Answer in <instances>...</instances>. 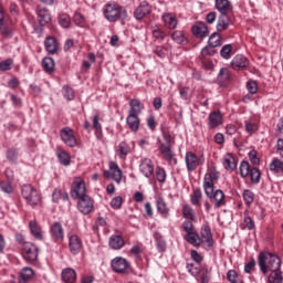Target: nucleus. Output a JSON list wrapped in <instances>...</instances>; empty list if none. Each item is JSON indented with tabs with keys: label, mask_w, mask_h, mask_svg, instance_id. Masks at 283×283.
I'll return each instance as SVG.
<instances>
[{
	"label": "nucleus",
	"mask_w": 283,
	"mask_h": 283,
	"mask_svg": "<svg viewBox=\"0 0 283 283\" xmlns=\"http://www.w3.org/2000/svg\"><path fill=\"white\" fill-rule=\"evenodd\" d=\"M258 265L262 275L282 271V260L271 252H260L258 255Z\"/></svg>",
	"instance_id": "obj_1"
},
{
	"label": "nucleus",
	"mask_w": 283,
	"mask_h": 283,
	"mask_svg": "<svg viewBox=\"0 0 283 283\" xmlns=\"http://www.w3.org/2000/svg\"><path fill=\"white\" fill-rule=\"evenodd\" d=\"M103 12L106 21H109V23L120 21L122 25H125V21H127V9H125L123 6L107 3L105 4Z\"/></svg>",
	"instance_id": "obj_2"
},
{
	"label": "nucleus",
	"mask_w": 283,
	"mask_h": 283,
	"mask_svg": "<svg viewBox=\"0 0 283 283\" xmlns=\"http://www.w3.org/2000/svg\"><path fill=\"white\" fill-rule=\"evenodd\" d=\"M182 229L186 232V242L192 244V247H200V244H202V239L200 238V234H198V232H196L193 229V223L191 220L187 219V221H184Z\"/></svg>",
	"instance_id": "obj_3"
},
{
	"label": "nucleus",
	"mask_w": 283,
	"mask_h": 283,
	"mask_svg": "<svg viewBox=\"0 0 283 283\" xmlns=\"http://www.w3.org/2000/svg\"><path fill=\"white\" fill-rule=\"evenodd\" d=\"M203 191L207 198L214 205V209H220V207H224V205H227L224 201V191L221 189L216 190V186H208V188H203Z\"/></svg>",
	"instance_id": "obj_4"
},
{
	"label": "nucleus",
	"mask_w": 283,
	"mask_h": 283,
	"mask_svg": "<svg viewBox=\"0 0 283 283\" xmlns=\"http://www.w3.org/2000/svg\"><path fill=\"white\" fill-rule=\"evenodd\" d=\"M21 193H22V197L24 198V200L31 207H36V205H39V202H41V195L30 184L22 186Z\"/></svg>",
	"instance_id": "obj_5"
},
{
	"label": "nucleus",
	"mask_w": 283,
	"mask_h": 283,
	"mask_svg": "<svg viewBox=\"0 0 283 283\" xmlns=\"http://www.w3.org/2000/svg\"><path fill=\"white\" fill-rule=\"evenodd\" d=\"M163 138L165 143H159V151L167 160V163H171L174 160V151L171 150V143L174 142V137L169 133H163Z\"/></svg>",
	"instance_id": "obj_6"
},
{
	"label": "nucleus",
	"mask_w": 283,
	"mask_h": 283,
	"mask_svg": "<svg viewBox=\"0 0 283 283\" xmlns=\"http://www.w3.org/2000/svg\"><path fill=\"white\" fill-rule=\"evenodd\" d=\"M71 196L74 200H78L87 196V188H85V181L75 179L72 184Z\"/></svg>",
	"instance_id": "obj_7"
},
{
	"label": "nucleus",
	"mask_w": 283,
	"mask_h": 283,
	"mask_svg": "<svg viewBox=\"0 0 283 283\" xmlns=\"http://www.w3.org/2000/svg\"><path fill=\"white\" fill-rule=\"evenodd\" d=\"M22 255L27 262H35L39 258V248L32 242L24 243Z\"/></svg>",
	"instance_id": "obj_8"
},
{
	"label": "nucleus",
	"mask_w": 283,
	"mask_h": 283,
	"mask_svg": "<svg viewBox=\"0 0 283 283\" xmlns=\"http://www.w3.org/2000/svg\"><path fill=\"white\" fill-rule=\"evenodd\" d=\"M77 209L83 216H90L94 210V200L92 197L86 195V197L80 198L77 201Z\"/></svg>",
	"instance_id": "obj_9"
},
{
	"label": "nucleus",
	"mask_w": 283,
	"mask_h": 283,
	"mask_svg": "<svg viewBox=\"0 0 283 283\" xmlns=\"http://www.w3.org/2000/svg\"><path fill=\"white\" fill-rule=\"evenodd\" d=\"M51 239L54 242H63L65 239V231L63 230V224L61 222L55 221L50 228Z\"/></svg>",
	"instance_id": "obj_10"
},
{
	"label": "nucleus",
	"mask_w": 283,
	"mask_h": 283,
	"mask_svg": "<svg viewBox=\"0 0 283 283\" xmlns=\"http://www.w3.org/2000/svg\"><path fill=\"white\" fill-rule=\"evenodd\" d=\"M111 266L115 273H125L129 269V262L125 258L116 256L112 260Z\"/></svg>",
	"instance_id": "obj_11"
},
{
	"label": "nucleus",
	"mask_w": 283,
	"mask_h": 283,
	"mask_svg": "<svg viewBox=\"0 0 283 283\" xmlns=\"http://www.w3.org/2000/svg\"><path fill=\"white\" fill-rule=\"evenodd\" d=\"M185 160L188 171H196L199 165H201L200 158H198V155L193 154L192 151L186 153Z\"/></svg>",
	"instance_id": "obj_12"
},
{
	"label": "nucleus",
	"mask_w": 283,
	"mask_h": 283,
	"mask_svg": "<svg viewBox=\"0 0 283 283\" xmlns=\"http://www.w3.org/2000/svg\"><path fill=\"white\" fill-rule=\"evenodd\" d=\"M220 179V172L212 168L203 177V189L209 187H216V181Z\"/></svg>",
	"instance_id": "obj_13"
},
{
	"label": "nucleus",
	"mask_w": 283,
	"mask_h": 283,
	"mask_svg": "<svg viewBox=\"0 0 283 283\" xmlns=\"http://www.w3.org/2000/svg\"><path fill=\"white\" fill-rule=\"evenodd\" d=\"M69 249L73 255H78V253H81V249H83V241L78 235L73 234L69 238Z\"/></svg>",
	"instance_id": "obj_14"
},
{
	"label": "nucleus",
	"mask_w": 283,
	"mask_h": 283,
	"mask_svg": "<svg viewBox=\"0 0 283 283\" xmlns=\"http://www.w3.org/2000/svg\"><path fill=\"white\" fill-rule=\"evenodd\" d=\"M60 136L67 147H76V137L72 134V128L65 127L61 130Z\"/></svg>",
	"instance_id": "obj_15"
},
{
	"label": "nucleus",
	"mask_w": 283,
	"mask_h": 283,
	"mask_svg": "<svg viewBox=\"0 0 283 283\" xmlns=\"http://www.w3.org/2000/svg\"><path fill=\"white\" fill-rule=\"evenodd\" d=\"M44 48L49 54H59V40L52 35H49L44 40Z\"/></svg>",
	"instance_id": "obj_16"
},
{
	"label": "nucleus",
	"mask_w": 283,
	"mask_h": 283,
	"mask_svg": "<svg viewBox=\"0 0 283 283\" xmlns=\"http://www.w3.org/2000/svg\"><path fill=\"white\" fill-rule=\"evenodd\" d=\"M139 170L145 178H151L154 176V161L149 158H144L139 165Z\"/></svg>",
	"instance_id": "obj_17"
},
{
	"label": "nucleus",
	"mask_w": 283,
	"mask_h": 283,
	"mask_svg": "<svg viewBox=\"0 0 283 283\" xmlns=\"http://www.w3.org/2000/svg\"><path fill=\"white\" fill-rule=\"evenodd\" d=\"M222 125V113L220 111L211 112L208 116L209 129H216Z\"/></svg>",
	"instance_id": "obj_18"
},
{
	"label": "nucleus",
	"mask_w": 283,
	"mask_h": 283,
	"mask_svg": "<svg viewBox=\"0 0 283 283\" xmlns=\"http://www.w3.org/2000/svg\"><path fill=\"white\" fill-rule=\"evenodd\" d=\"M151 12V7H149V2L143 1L138 6V8L134 11V17L137 19V21H140V19H145L147 14Z\"/></svg>",
	"instance_id": "obj_19"
},
{
	"label": "nucleus",
	"mask_w": 283,
	"mask_h": 283,
	"mask_svg": "<svg viewBox=\"0 0 283 283\" xmlns=\"http://www.w3.org/2000/svg\"><path fill=\"white\" fill-rule=\"evenodd\" d=\"M231 67L232 70H244V67H249V59L242 54H239L232 59Z\"/></svg>",
	"instance_id": "obj_20"
},
{
	"label": "nucleus",
	"mask_w": 283,
	"mask_h": 283,
	"mask_svg": "<svg viewBox=\"0 0 283 283\" xmlns=\"http://www.w3.org/2000/svg\"><path fill=\"white\" fill-rule=\"evenodd\" d=\"M36 14H38V19L41 28H43L44 25H48V23L52 21V15L50 14V10L45 8L38 7Z\"/></svg>",
	"instance_id": "obj_21"
},
{
	"label": "nucleus",
	"mask_w": 283,
	"mask_h": 283,
	"mask_svg": "<svg viewBox=\"0 0 283 283\" xmlns=\"http://www.w3.org/2000/svg\"><path fill=\"white\" fill-rule=\"evenodd\" d=\"M191 30L192 34L198 39H205L207 34H209V28H207L205 22H197L195 25H192Z\"/></svg>",
	"instance_id": "obj_22"
},
{
	"label": "nucleus",
	"mask_w": 283,
	"mask_h": 283,
	"mask_svg": "<svg viewBox=\"0 0 283 283\" xmlns=\"http://www.w3.org/2000/svg\"><path fill=\"white\" fill-rule=\"evenodd\" d=\"M214 8L219 14H229L233 10V6H231V1L229 0H216Z\"/></svg>",
	"instance_id": "obj_23"
},
{
	"label": "nucleus",
	"mask_w": 283,
	"mask_h": 283,
	"mask_svg": "<svg viewBox=\"0 0 283 283\" xmlns=\"http://www.w3.org/2000/svg\"><path fill=\"white\" fill-rule=\"evenodd\" d=\"M229 25H231L229 13H220L217 22V31L224 32V30H229Z\"/></svg>",
	"instance_id": "obj_24"
},
{
	"label": "nucleus",
	"mask_w": 283,
	"mask_h": 283,
	"mask_svg": "<svg viewBox=\"0 0 283 283\" xmlns=\"http://www.w3.org/2000/svg\"><path fill=\"white\" fill-rule=\"evenodd\" d=\"M109 169L112 180L117 182V185H120V180H123V170H120L118 164H116L115 161H111Z\"/></svg>",
	"instance_id": "obj_25"
},
{
	"label": "nucleus",
	"mask_w": 283,
	"mask_h": 283,
	"mask_svg": "<svg viewBox=\"0 0 283 283\" xmlns=\"http://www.w3.org/2000/svg\"><path fill=\"white\" fill-rule=\"evenodd\" d=\"M108 247L114 251H119V249L125 247V239L122 235L113 234L108 240Z\"/></svg>",
	"instance_id": "obj_26"
},
{
	"label": "nucleus",
	"mask_w": 283,
	"mask_h": 283,
	"mask_svg": "<svg viewBox=\"0 0 283 283\" xmlns=\"http://www.w3.org/2000/svg\"><path fill=\"white\" fill-rule=\"evenodd\" d=\"M163 21L168 30H176L178 27V20L171 13H164Z\"/></svg>",
	"instance_id": "obj_27"
},
{
	"label": "nucleus",
	"mask_w": 283,
	"mask_h": 283,
	"mask_svg": "<svg viewBox=\"0 0 283 283\" xmlns=\"http://www.w3.org/2000/svg\"><path fill=\"white\" fill-rule=\"evenodd\" d=\"M34 277V270L31 268H23L20 272L19 283H29Z\"/></svg>",
	"instance_id": "obj_28"
},
{
	"label": "nucleus",
	"mask_w": 283,
	"mask_h": 283,
	"mask_svg": "<svg viewBox=\"0 0 283 283\" xmlns=\"http://www.w3.org/2000/svg\"><path fill=\"white\" fill-rule=\"evenodd\" d=\"M157 211L163 216V218H169V207L163 197L156 200Z\"/></svg>",
	"instance_id": "obj_29"
},
{
	"label": "nucleus",
	"mask_w": 283,
	"mask_h": 283,
	"mask_svg": "<svg viewBox=\"0 0 283 283\" xmlns=\"http://www.w3.org/2000/svg\"><path fill=\"white\" fill-rule=\"evenodd\" d=\"M223 167L227 169V171H233L238 167V163L235 161V158L231 154H227L223 157Z\"/></svg>",
	"instance_id": "obj_30"
},
{
	"label": "nucleus",
	"mask_w": 283,
	"mask_h": 283,
	"mask_svg": "<svg viewBox=\"0 0 283 283\" xmlns=\"http://www.w3.org/2000/svg\"><path fill=\"white\" fill-rule=\"evenodd\" d=\"M62 280L65 283H75L76 282V271L71 268H66L62 271Z\"/></svg>",
	"instance_id": "obj_31"
},
{
	"label": "nucleus",
	"mask_w": 283,
	"mask_h": 283,
	"mask_svg": "<svg viewBox=\"0 0 283 283\" xmlns=\"http://www.w3.org/2000/svg\"><path fill=\"white\" fill-rule=\"evenodd\" d=\"M200 233L208 247H213V234H211V227L203 226Z\"/></svg>",
	"instance_id": "obj_32"
},
{
	"label": "nucleus",
	"mask_w": 283,
	"mask_h": 283,
	"mask_svg": "<svg viewBox=\"0 0 283 283\" xmlns=\"http://www.w3.org/2000/svg\"><path fill=\"white\" fill-rule=\"evenodd\" d=\"M129 111H128V115L130 116H138V114H142L143 112V105L140 104V102L138 99H132L129 102Z\"/></svg>",
	"instance_id": "obj_33"
},
{
	"label": "nucleus",
	"mask_w": 283,
	"mask_h": 283,
	"mask_svg": "<svg viewBox=\"0 0 283 283\" xmlns=\"http://www.w3.org/2000/svg\"><path fill=\"white\" fill-rule=\"evenodd\" d=\"M126 123L130 130L138 132L140 127V119L138 118V115H128Z\"/></svg>",
	"instance_id": "obj_34"
},
{
	"label": "nucleus",
	"mask_w": 283,
	"mask_h": 283,
	"mask_svg": "<svg viewBox=\"0 0 283 283\" xmlns=\"http://www.w3.org/2000/svg\"><path fill=\"white\" fill-rule=\"evenodd\" d=\"M30 232L36 240H43V234L41 233V227L36 221H30L29 223Z\"/></svg>",
	"instance_id": "obj_35"
},
{
	"label": "nucleus",
	"mask_w": 283,
	"mask_h": 283,
	"mask_svg": "<svg viewBox=\"0 0 283 283\" xmlns=\"http://www.w3.org/2000/svg\"><path fill=\"white\" fill-rule=\"evenodd\" d=\"M208 45L211 48H220L222 45V35L219 32H214L209 36Z\"/></svg>",
	"instance_id": "obj_36"
},
{
	"label": "nucleus",
	"mask_w": 283,
	"mask_h": 283,
	"mask_svg": "<svg viewBox=\"0 0 283 283\" xmlns=\"http://www.w3.org/2000/svg\"><path fill=\"white\" fill-rule=\"evenodd\" d=\"M54 59L52 57H44L42 60V67L46 74H52L54 72Z\"/></svg>",
	"instance_id": "obj_37"
},
{
	"label": "nucleus",
	"mask_w": 283,
	"mask_h": 283,
	"mask_svg": "<svg viewBox=\"0 0 283 283\" xmlns=\"http://www.w3.org/2000/svg\"><path fill=\"white\" fill-rule=\"evenodd\" d=\"M171 39L177 43L178 45H184V43H187V36H185V32L177 30L171 33Z\"/></svg>",
	"instance_id": "obj_38"
},
{
	"label": "nucleus",
	"mask_w": 283,
	"mask_h": 283,
	"mask_svg": "<svg viewBox=\"0 0 283 283\" xmlns=\"http://www.w3.org/2000/svg\"><path fill=\"white\" fill-rule=\"evenodd\" d=\"M202 200V190L200 188H196L190 196L191 205L195 207H200V201Z\"/></svg>",
	"instance_id": "obj_39"
},
{
	"label": "nucleus",
	"mask_w": 283,
	"mask_h": 283,
	"mask_svg": "<svg viewBox=\"0 0 283 283\" xmlns=\"http://www.w3.org/2000/svg\"><path fill=\"white\" fill-rule=\"evenodd\" d=\"M217 53L218 51L216 50V46H211L210 44H208L201 50L200 60L205 61L207 56H214Z\"/></svg>",
	"instance_id": "obj_40"
},
{
	"label": "nucleus",
	"mask_w": 283,
	"mask_h": 283,
	"mask_svg": "<svg viewBox=\"0 0 283 283\" xmlns=\"http://www.w3.org/2000/svg\"><path fill=\"white\" fill-rule=\"evenodd\" d=\"M182 216L186 220H190V221L196 220V211L189 205H185L182 207Z\"/></svg>",
	"instance_id": "obj_41"
},
{
	"label": "nucleus",
	"mask_w": 283,
	"mask_h": 283,
	"mask_svg": "<svg viewBox=\"0 0 283 283\" xmlns=\"http://www.w3.org/2000/svg\"><path fill=\"white\" fill-rule=\"evenodd\" d=\"M6 156H7V160H9L12 165H14L17 160H19V149L14 147L9 148L6 153Z\"/></svg>",
	"instance_id": "obj_42"
},
{
	"label": "nucleus",
	"mask_w": 283,
	"mask_h": 283,
	"mask_svg": "<svg viewBox=\"0 0 283 283\" xmlns=\"http://www.w3.org/2000/svg\"><path fill=\"white\" fill-rule=\"evenodd\" d=\"M59 24L64 29L72 28V20L70 19V15L66 13H61L59 15Z\"/></svg>",
	"instance_id": "obj_43"
},
{
	"label": "nucleus",
	"mask_w": 283,
	"mask_h": 283,
	"mask_svg": "<svg viewBox=\"0 0 283 283\" xmlns=\"http://www.w3.org/2000/svg\"><path fill=\"white\" fill-rule=\"evenodd\" d=\"M268 283H283L282 270L277 272H270L268 275Z\"/></svg>",
	"instance_id": "obj_44"
},
{
	"label": "nucleus",
	"mask_w": 283,
	"mask_h": 283,
	"mask_svg": "<svg viewBox=\"0 0 283 283\" xmlns=\"http://www.w3.org/2000/svg\"><path fill=\"white\" fill-rule=\"evenodd\" d=\"M249 176L251 178L252 185H259L260 178L262 177V172H260V169L253 167L251 168V171L249 172Z\"/></svg>",
	"instance_id": "obj_45"
},
{
	"label": "nucleus",
	"mask_w": 283,
	"mask_h": 283,
	"mask_svg": "<svg viewBox=\"0 0 283 283\" xmlns=\"http://www.w3.org/2000/svg\"><path fill=\"white\" fill-rule=\"evenodd\" d=\"M249 174H251V165L247 160L241 161L240 164L241 178H248Z\"/></svg>",
	"instance_id": "obj_46"
},
{
	"label": "nucleus",
	"mask_w": 283,
	"mask_h": 283,
	"mask_svg": "<svg viewBox=\"0 0 283 283\" xmlns=\"http://www.w3.org/2000/svg\"><path fill=\"white\" fill-rule=\"evenodd\" d=\"M57 159L64 167H70L71 157L67 153L61 150L57 153Z\"/></svg>",
	"instance_id": "obj_47"
},
{
	"label": "nucleus",
	"mask_w": 283,
	"mask_h": 283,
	"mask_svg": "<svg viewBox=\"0 0 283 283\" xmlns=\"http://www.w3.org/2000/svg\"><path fill=\"white\" fill-rule=\"evenodd\" d=\"M117 151L119 156H127L132 151V148H129L128 143L120 142L119 145L117 146Z\"/></svg>",
	"instance_id": "obj_48"
},
{
	"label": "nucleus",
	"mask_w": 283,
	"mask_h": 283,
	"mask_svg": "<svg viewBox=\"0 0 283 283\" xmlns=\"http://www.w3.org/2000/svg\"><path fill=\"white\" fill-rule=\"evenodd\" d=\"M62 94L66 101H74V90L70 85H64L62 88Z\"/></svg>",
	"instance_id": "obj_49"
},
{
	"label": "nucleus",
	"mask_w": 283,
	"mask_h": 283,
	"mask_svg": "<svg viewBox=\"0 0 283 283\" xmlns=\"http://www.w3.org/2000/svg\"><path fill=\"white\" fill-rule=\"evenodd\" d=\"M231 78V73L229 72V69H221L218 75V81L221 83H227Z\"/></svg>",
	"instance_id": "obj_50"
},
{
	"label": "nucleus",
	"mask_w": 283,
	"mask_h": 283,
	"mask_svg": "<svg viewBox=\"0 0 283 283\" xmlns=\"http://www.w3.org/2000/svg\"><path fill=\"white\" fill-rule=\"evenodd\" d=\"M254 199H255V195L253 193V191L248 190V189L243 191V200H244L245 205H248V207L250 205H253Z\"/></svg>",
	"instance_id": "obj_51"
},
{
	"label": "nucleus",
	"mask_w": 283,
	"mask_h": 283,
	"mask_svg": "<svg viewBox=\"0 0 283 283\" xmlns=\"http://www.w3.org/2000/svg\"><path fill=\"white\" fill-rule=\"evenodd\" d=\"M156 180L158 182H165L167 180V171H165V168H156Z\"/></svg>",
	"instance_id": "obj_52"
},
{
	"label": "nucleus",
	"mask_w": 283,
	"mask_h": 283,
	"mask_svg": "<svg viewBox=\"0 0 283 283\" xmlns=\"http://www.w3.org/2000/svg\"><path fill=\"white\" fill-rule=\"evenodd\" d=\"M232 50H233V48L231 46V44L223 45L220 51L222 59H226V60L231 59Z\"/></svg>",
	"instance_id": "obj_53"
},
{
	"label": "nucleus",
	"mask_w": 283,
	"mask_h": 283,
	"mask_svg": "<svg viewBox=\"0 0 283 283\" xmlns=\"http://www.w3.org/2000/svg\"><path fill=\"white\" fill-rule=\"evenodd\" d=\"M0 189L3 193H12L14 191V188L12 187V184L10 181H0Z\"/></svg>",
	"instance_id": "obj_54"
},
{
	"label": "nucleus",
	"mask_w": 283,
	"mask_h": 283,
	"mask_svg": "<svg viewBox=\"0 0 283 283\" xmlns=\"http://www.w3.org/2000/svg\"><path fill=\"white\" fill-rule=\"evenodd\" d=\"M153 36L158 41H165V38L167 36V32H165L160 28H156L155 30H153Z\"/></svg>",
	"instance_id": "obj_55"
},
{
	"label": "nucleus",
	"mask_w": 283,
	"mask_h": 283,
	"mask_svg": "<svg viewBox=\"0 0 283 283\" xmlns=\"http://www.w3.org/2000/svg\"><path fill=\"white\" fill-rule=\"evenodd\" d=\"M73 21L78 28H85V18L83 17V14L75 13L73 17Z\"/></svg>",
	"instance_id": "obj_56"
},
{
	"label": "nucleus",
	"mask_w": 283,
	"mask_h": 283,
	"mask_svg": "<svg viewBox=\"0 0 283 283\" xmlns=\"http://www.w3.org/2000/svg\"><path fill=\"white\" fill-rule=\"evenodd\" d=\"M8 70H12V60L8 59L3 62H0V71L8 72Z\"/></svg>",
	"instance_id": "obj_57"
},
{
	"label": "nucleus",
	"mask_w": 283,
	"mask_h": 283,
	"mask_svg": "<svg viewBox=\"0 0 283 283\" xmlns=\"http://www.w3.org/2000/svg\"><path fill=\"white\" fill-rule=\"evenodd\" d=\"M227 277L230 283H238V272L235 270H229Z\"/></svg>",
	"instance_id": "obj_58"
},
{
	"label": "nucleus",
	"mask_w": 283,
	"mask_h": 283,
	"mask_svg": "<svg viewBox=\"0 0 283 283\" xmlns=\"http://www.w3.org/2000/svg\"><path fill=\"white\" fill-rule=\"evenodd\" d=\"M111 207L113 209H120L123 207V198L122 197H115L111 201Z\"/></svg>",
	"instance_id": "obj_59"
},
{
	"label": "nucleus",
	"mask_w": 283,
	"mask_h": 283,
	"mask_svg": "<svg viewBox=\"0 0 283 283\" xmlns=\"http://www.w3.org/2000/svg\"><path fill=\"white\" fill-rule=\"evenodd\" d=\"M247 90L251 94H258V83L255 81H250L247 83Z\"/></svg>",
	"instance_id": "obj_60"
},
{
	"label": "nucleus",
	"mask_w": 283,
	"mask_h": 283,
	"mask_svg": "<svg viewBox=\"0 0 283 283\" xmlns=\"http://www.w3.org/2000/svg\"><path fill=\"white\" fill-rule=\"evenodd\" d=\"M249 158L252 165H260V158H258V151L256 150H250Z\"/></svg>",
	"instance_id": "obj_61"
},
{
	"label": "nucleus",
	"mask_w": 283,
	"mask_h": 283,
	"mask_svg": "<svg viewBox=\"0 0 283 283\" xmlns=\"http://www.w3.org/2000/svg\"><path fill=\"white\" fill-rule=\"evenodd\" d=\"M255 269V259H251L248 263L244 265V272L248 274H251V271Z\"/></svg>",
	"instance_id": "obj_62"
},
{
	"label": "nucleus",
	"mask_w": 283,
	"mask_h": 283,
	"mask_svg": "<svg viewBox=\"0 0 283 283\" xmlns=\"http://www.w3.org/2000/svg\"><path fill=\"white\" fill-rule=\"evenodd\" d=\"M179 94H180V98H182V101H189V87L180 88Z\"/></svg>",
	"instance_id": "obj_63"
},
{
	"label": "nucleus",
	"mask_w": 283,
	"mask_h": 283,
	"mask_svg": "<svg viewBox=\"0 0 283 283\" xmlns=\"http://www.w3.org/2000/svg\"><path fill=\"white\" fill-rule=\"evenodd\" d=\"M276 136L277 138H283V118L277 123Z\"/></svg>",
	"instance_id": "obj_64"
}]
</instances>
